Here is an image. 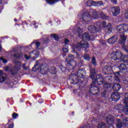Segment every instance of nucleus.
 <instances>
[{
  "label": "nucleus",
  "instance_id": "1",
  "mask_svg": "<svg viewBox=\"0 0 128 128\" xmlns=\"http://www.w3.org/2000/svg\"><path fill=\"white\" fill-rule=\"evenodd\" d=\"M82 41L80 42L76 43V44H74L72 46V48L73 50L72 52H76V50H80L82 48H88V44L86 42L88 40H94V36L92 35H90L88 33H84L82 35Z\"/></svg>",
  "mask_w": 128,
  "mask_h": 128
},
{
  "label": "nucleus",
  "instance_id": "2",
  "mask_svg": "<svg viewBox=\"0 0 128 128\" xmlns=\"http://www.w3.org/2000/svg\"><path fill=\"white\" fill-rule=\"evenodd\" d=\"M90 76L92 80V82L90 89V92H94L96 94H98V92H100V88L97 87L96 85L97 84L98 86H102V84H104L102 76L100 75H97L96 76V78H94V74H96V70L94 69H90Z\"/></svg>",
  "mask_w": 128,
  "mask_h": 128
},
{
  "label": "nucleus",
  "instance_id": "3",
  "mask_svg": "<svg viewBox=\"0 0 128 128\" xmlns=\"http://www.w3.org/2000/svg\"><path fill=\"white\" fill-rule=\"evenodd\" d=\"M116 30L120 34V39L118 42L119 44L124 46L126 40V36L124 35V32H126L128 30V24H122L117 26Z\"/></svg>",
  "mask_w": 128,
  "mask_h": 128
},
{
  "label": "nucleus",
  "instance_id": "4",
  "mask_svg": "<svg viewBox=\"0 0 128 128\" xmlns=\"http://www.w3.org/2000/svg\"><path fill=\"white\" fill-rule=\"evenodd\" d=\"M92 16L93 18H98V12L95 10H90L88 12H86L83 14L82 20L84 22H90L92 20Z\"/></svg>",
  "mask_w": 128,
  "mask_h": 128
},
{
  "label": "nucleus",
  "instance_id": "5",
  "mask_svg": "<svg viewBox=\"0 0 128 128\" xmlns=\"http://www.w3.org/2000/svg\"><path fill=\"white\" fill-rule=\"evenodd\" d=\"M86 76V70L84 69L81 68L78 70L77 74H73L70 76V78L74 82L73 83L74 84H78V79H76V78H84Z\"/></svg>",
  "mask_w": 128,
  "mask_h": 128
},
{
  "label": "nucleus",
  "instance_id": "6",
  "mask_svg": "<svg viewBox=\"0 0 128 128\" xmlns=\"http://www.w3.org/2000/svg\"><path fill=\"white\" fill-rule=\"evenodd\" d=\"M120 72H118L114 74V76H109L106 77V80L110 82V84H112V82H120Z\"/></svg>",
  "mask_w": 128,
  "mask_h": 128
},
{
  "label": "nucleus",
  "instance_id": "7",
  "mask_svg": "<svg viewBox=\"0 0 128 128\" xmlns=\"http://www.w3.org/2000/svg\"><path fill=\"white\" fill-rule=\"evenodd\" d=\"M100 22H98L96 23L94 25H91L88 27V30L92 34H96L98 32V28H100Z\"/></svg>",
  "mask_w": 128,
  "mask_h": 128
},
{
  "label": "nucleus",
  "instance_id": "8",
  "mask_svg": "<svg viewBox=\"0 0 128 128\" xmlns=\"http://www.w3.org/2000/svg\"><path fill=\"white\" fill-rule=\"evenodd\" d=\"M122 57V54L120 52H113L110 54V58L114 60H120Z\"/></svg>",
  "mask_w": 128,
  "mask_h": 128
},
{
  "label": "nucleus",
  "instance_id": "9",
  "mask_svg": "<svg viewBox=\"0 0 128 128\" xmlns=\"http://www.w3.org/2000/svg\"><path fill=\"white\" fill-rule=\"evenodd\" d=\"M124 124L126 126H128V118H125L123 120L122 122H120V120H117V124L116 126V128H122V125Z\"/></svg>",
  "mask_w": 128,
  "mask_h": 128
},
{
  "label": "nucleus",
  "instance_id": "10",
  "mask_svg": "<svg viewBox=\"0 0 128 128\" xmlns=\"http://www.w3.org/2000/svg\"><path fill=\"white\" fill-rule=\"evenodd\" d=\"M102 24L104 28H106V30L108 34H110L111 32H112V26L110 23H108V24H106V22L104 21L103 22Z\"/></svg>",
  "mask_w": 128,
  "mask_h": 128
},
{
  "label": "nucleus",
  "instance_id": "11",
  "mask_svg": "<svg viewBox=\"0 0 128 128\" xmlns=\"http://www.w3.org/2000/svg\"><path fill=\"white\" fill-rule=\"evenodd\" d=\"M38 54H40V53L38 52L37 50H34L30 53V56H28V55L25 54L24 58L26 60H30V56H32V58H34V56H35V57L34 58L36 59V58H38Z\"/></svg>",
  "mask_w": 128,
  "mask_h": 128
},
{
  "label": "nucleus",
  "instance_id": "12",
  "mask_svg": "<svg viewBox=\"0 0 128 128\" xmlns=\"http://www.w3.org/2000/svg\"><path fill=\"white\" fill-rule=\"evenodd\" d=\"M124 103L126 106L124 112V114H126L128 115V94H125V98L124 99Z\"/></svg>",
  "mask_w": 128,
  "mask_h": 128
},
{
  "label": "nucleus",
  "instance_id": "13",
  "mask_svg": "<svg viewBox=\"0 0 128 128\" xmlns=\"http://www.w3.org/2000/svg\"><path fill=\"white\" fill-rule=\"evenodd\" d=\"M102 70L105 74H112V68L110 66H106Z\"/></svg>",
  "mask_w": 128,
  "mask_h": 128
},
{
  "label": "nucleus",
  "instance_id": "14",
  "mask_svg": "<svg viewBox=\"0 0 128 128\" xmlns=\"http://www.w3.org/2000/svg\"><path fill=\"white\" fill-rule=\"evenodd\" d=\"M111 10L114 16H118V14L120 12V8L118 7H113L112 8Z\"/></svg>",
  "mask_w": 128,
  "mask_h": 128
},
{
  "label": "nucleus",
  "instance_id": "15",
  "mask_svg": "<svg viewBox=\"0 0 128 128\" xmlns=\"http://www.w3.org/2000/svg\"><path fill=\"white\" fill-rule=\"evenodd\" d=\"M118 39V36L115 35L114 36L112 37L111 38H109L108 40V42L110 44H114V42H116V41Z\"/></svg>",
  "mask_w": 128,
  "mask_h": 128
},
{
  "label": "nucleus",
  "instance_id": "16",
  "mask_svg": "<svg viewBox=\"0 0 128 128\" xmlns=\"http://www.w3.org/2000/svg\"><path fill=\"white\" fill-rule=\"evenodd\" d=\"M119 68L121 72H124V74H126V72H128V68L124 64H120Z\"/></svg>",
  "mask_w": 128,
  "mask_h": 128
},
{
  "label": "nucleus",
  "instance_id": "17",
  "mask_svg": "<svg viewBox=\"0 0 128 128\" xmlns=\"http://www.w3.org/2000/svg\"><path fill=\"white\" fill-rule=\"evenodd\" d=\"M6 80V76L2 72V70H0V84H2Z\"/></svg>",
  "mask_w": 128,
  "mask_h": 128
},
{
  "label": "nucleus",
  "instance_id": "18",
  "mask_svg": "<svg viewBox=\"0 0 128 128\" xmlns=\"http://www.w3.org/2000/svg\"><path fill=\"white\" fill-rule=\"evenodd\" d=\"M111 98L112 100L114 102H118V100H120V96L118 93H114L112 95Z\"/></svg>",
  "mask_w": 128,
  "mask_h": 128
},
{
  "label": "nucleus",
  "instance_id": "19",
  "mask_svg": "<svg viewBox=\"0 0 128 128\" xmlns=\"http://www.w3.org/2000/svg\"><path fill=\"white\" fill-rule=\"evenodd\" d=\"M113 90L114 92H118L120 90V85L118 83L115 82L113 86Z\"/></svg>",
  "mask_w": 128,
  "mask_h": 128
},
{
  "label": "nucleus",
  "instance_id": "20",
  "mask_svg": "<svg viewBox=\"0 0 128 128\" xmlns=\"http://www.w3.org/2000/svg\"><path fill=\"white\" fill-rule=\"evenodd\" d=\"M20 62H16L15 64V68L14 70H20Z\"/></svg>",
  "mask_w": 128,
  "mask_h": 128
},
{
  "label": "nucleus",
  "instance_id": "21",
  "mask_svg": "<svg viewBox=\"0 0 128 128\" xmlns=\"http://www.w3.org/2000/svg\"><path fill=\"white\" fill-rule=\"evenodd\" d=\"M99 14L102 20H108V16L106 15V14H104V13L102 12H100L99 13Z\"/></svg>",
  "mask_w": 128,
  "mask_h": 128
},
{
  "label": "nucleus",
  "instance_id": "22",
  "mask_svg": "<svg viewBox=\"0 0 128 128\" xmlns=\"http://www.w3.org/2000/svg\"><path fill=\"white\" fill-rule=\"evenodd\" d=\"M86 4L88 6H94L96 2H94L92 0H88L86 2Z\"/></svg>",
  "mask_w": 128,
  "mask_h": 128
},
{
  "label": "nucleus",
  "instance_id": "23",
  "mask_svg": "<svg viewBox=\"0 0 128 128\" xmlns=\"http://www.w3.org/2000/svg\"><path fill=\"white\" fill-rule=\"evenodd\" d=\"M74 57L72 54H70L68 56L66 59V62H72V60H74Z\"/></svg>",
  "mask_w": 128,
  "mask_h": 128
},
{
  "label": "nucleus",
  "instance_id": "24",
  "mask_svg": "<svg viewBox=\"0 0 128 128\" xmlns=\"http://www.w3.org/2000/svg\"><path fill=\"white\" fill-rule=\"evenodd\" d=\"M60 0H46V2L49 4H54L55 2H58Z\"/></svg>",
  "mask_w": 128,
  "mask_h": 128
},
{
  "label": "nucleus",
  "instance_id": "25",
  "mask_svg": "<svg viewBox=\"0 0 128 128\" xmlns=\"http://www.w3.org/2000/svg\"><path fill=\"white\" fill-rule=\"evenodd\" d=\"M51 38H53L55 40H58V38H60L58 37V36L56 34H53L51 35Z\"/></svg>",
  "mask_w": 128,
  "mask_h": 128
},
{
  "label": "nucleus",
  "instance_id": "26",
  "mask_svg": "<svg viewBox=\"0 0 128 128\" xmlns=\"http://www.w3.org/2000/svg\"><path fill=\"white\" fill-rule=\"evenodd\" d=\"M84 60H87L88 62L90 60V57L88 54H85L84 56Z\"/></svg>",
  "mask_w": 128,
  "mask_h": 128
},
{
  "label": "nucleus",
  "instance_id": "27",
  "mask_svg": "<svg viewBox=\"0 0 128 128\" xmlns=\"http://www.w3.org/2000/svg\"><path fill=\"white\" fill-rule=\"evenodd\" d=\"M102 6V2H95V4H94V6Z\"/></svg>",
  "mask_w": 128,
  "mask_h": 128
},
{
  "label": "nucleus",
  "instance_id": "28",
  "mask_svg": "<svg viewBox=\"0 0 128 128\" xmlns=\"http://www.w3.org/2000/svg\"><path fill=\"white\" fill-rule=\"evenodd\" d=\"M67 66L69 68L68 70H72V68H74V66H72V63H68Z\"/></svg>",
  "mask_w": 128,
  "mask_h": 128
},
{
  "label": "nucleus",
  "instance_id": "29",
  "mask_svg": "<svg viewBox=\"0 0 128 128\" xmlns=\"http://www.w3.org/2000/svg\"><path fill=\"white\" fill-rule=\"evenodd\" d=\"M82 28H78V36L80 37V36H82Z\"/></svg>",
  "mask_w": 128,
  "mask_h": 128
},
{
  "label": "nucleus",
  "instance_id": "30",
  "mask_svg": "<svg viewBox=\"0 0 128 128\" xmlns=\"http://www.w3.org/2000/svg\"><path fill=\"white\" fill-rule=\"evenodd\" d=\"M6 84H8V88H12L14 86V82H10V81L6 82Z\"/></svg>",
  "mask_w": 128,
  "mask_h": 128
},
{
  "label": "nucleus",
  "instance_id": "31",
  "mask_svg": "<svg viewBox=\"0 0 128 128\" xmlns=\"http://www.w3.org/2000/svg\"><path fill=\"white\" fill-rule=\"evenodd\" d=\"M98 128H106V124L100 123L98 125Z\"/></svg>",
  "mask_w": 128,
  "mask_h": 128
},
{
  "label": "nucleus",
  "instance_id": "32",
  "mask_svg": "<svg viewBox=\"0 0 128 128\" xmlns=\"http://www.w3.org/2000/svg\"><path fill=\"white\" fill-rule=\"evenodd\" d=\"M92 62L94 66H96V58L93 57L92 60Z\"/></svg>",
  "mask_w": 128,
  "mask_h": 128
},
{
  "label": "nucleus",
  "instance_id": "33",
  "mask_svg": "<svg viewBox=\"0 0 128 128\" xmlns=\"http://www.w3.org/2000/svg\"><path fill=\"white\" fill-rule=\"evenodd\" d=\"M0 60L3 64H6L8 62V60L2 58H0Z\"/></svg>",
  "mask_w": 128,
  "mask_h": 128
},
{
  "label": "nucleus",
  "instance_id": "34",
  "mask_svg": "<svg viewBox=\"0 0 128 128\" xmlns=\"http://www.w3.org/2000/svg\"><path fill=\"white\" fill-rule=\"evenodd\" d=\"M14 56H15V58H21V56H22V54H18L16 55V54H15L14 55Z\"/></svg>",
  "mask_w": 128,
  "mask_h": 128
},
{
  "label": "nucleus",
  "instance_id": "35",
  "mask_svg": "<svg viewBox=\"0 0 128 128\" xmlns=\"http://www.w3.org/2000/svg\"><path fill=\"white\" fill-rule=\"evenodd\" d=\"M18 114L14 113V114H12V116L13 118L16 119V118H18Z\"/></svg>",
  "mask_w": 128,
  "mask_h": 128
},
{
  "label": "nucleus",
  "instance_id": "36",
  "mask_svg": "<svg viewBox=\"0 0 128 128\" xmlns=\"http://www.w3.org/2000/svg\"><path fill=\"white\" fill-rule=\"evenodd\" d=\"M64 44H66V46L68 47V42H70V40L68 39H66L64 40Z\"/></svg>",
  "mask_w": 128,
  "mask_h": 128
},
{
  "label": "nucleus",
  "instance_id": "37",
  "mask_svg": "<svg viewBox=\"0 0 128 128\" xmlns=\"http://www.w3.org/2000/svg\"><path fill=\"white\" fill-rule=\"evenodd\" d=\"M124 84H128V76L126 78V80L124 81Z\"/></svg>",
  "mask_w": 128,
  "mask_h": 128
},
{
  "label": "nucleus",
  "instance_id": "38",
  "mask_svg": "<svg viewBox=\"0 0 128 128\" xmlns=\"http://www.w3.org/2000/svg\"><path fill=\"white\" fill-rule=\"evenodd\" d=\"M63 52H68V48H63Z\"/></svg>",
  "mask_w": 128,
  "mask_h": 128
},
{
  "label": "nucleus",
  "instance_id": "39",
  "mask_svg": "<svg viewBox=\"0 0 128 128\" xmlns=\"http://www.w3.org/2000/svg\"><path fill=\"white\" fill-rule=\"evenodd\" d=\"M36 46L37 48H38V46H40V42H36Z\"/></svg>",
  "mask_w": 128,
  "mask_h": 128
},
{
  "label": "nucleus",
  "instance_id": "40",
  "mask_svg": "<svg viewBox=\"0 0 128 128\" xmlns=\"http://www.w3.org/2000/svg\"><path fill=\"white\" fill-rule=\"evenodd\" d=\"M106 91H104L102 92V96H106Z\"/></svg>",
  "mask_w": 128,
  "mask_h": 128
},
{
  "label": "nucleus",
  "instance_id": "41",
  "mask_svg": "<svg viewBox=\"0 0 128 128\" xmlns=\"http://www.w3.org/2000/svg\"><path fill=\"white\" fill-rule=\"evenodd\" d=\"M128 62V61H124V60H121L120 61V62Z\"/></svg>",
  "mask_w": 128,
  "mask_h": 128
},
{
  "label": "nucleus",
  "instance_id": "42",
  "mask_svg": "<svg viewBox=\"0 0 128 128\" xmlns=\"http://www.w3.org/2000/svg\"><path fill=\"white\" fill-rule=\"evenodd\" d=\"M5 70L6 72V71H8V67H6V68H5Z\"/></svg>",
  "mask_w": 128,
  "mask_h": 128
},
{
  "label": "nucleus",
  "instance_id": "43",
  "mask_svg": "<svg viewBox=\"0 0 128 128\" xmlns=\"http://www.w3.org/2000/svg\"><path fill=\"white\" fill-rule=\"evenodd\" d=\"M33 24H34V26H36V21H34Z\"/></svg>",
  "mask_w": 128,
  "mask_h": 128
},
{
  "label": "nucleus",
  "instance_id": "44",
  "mask_svg": "<svg viewBox=\"0 0 128 128\" xmlns=\"http://www.w3.org/2000/svg\"><path fill=\"white\" fill-rule=\"evenodd\" d=\"M14 22H18V20H16V19H14Z\"/></svg>",
  "mask_w": 128,
  "mask_h": 128
},
{
  "label": "nucleus",
  "instance_id": "45",
  "mask_svg": "<svg viewBox=\"0 0 128 128\" xmlns=\"http://www.w3.org/2000/svg\"><path fill=\"white\" fill-rule=\"evenodd\" d=\"M2 50V46H0V52Z\"/></svg>",
  "mask_w": 128,
  "mask_h": 128
},
{
  "label": "nucleus",
  "instance_id": "46",
  "mask_svg": "<svg viewBox=\"0 0 128 128\" xmlns=\"http://www.w3.org/2000/svg\"><path fill=\"white\" fill-rule=\"evenodd\" d=\"M0 4H2V0H0Z\"/></svg>",
  "mask_w": 128,
  "mask_h": 128
},
{
  "label": "nucleus",
  "instance_id": "47",
  "mask_svg": "<svg viewBox=\"0 0 128 128\" xmlns=\"http://www.w3.org/2000/svg\"><path fill=\"white\" fill-rule=\"evenodd\" d=\"M74 64H76V62H74Z\"/></svg>",
  "mask_w": 128,
  "mask_h": 128
},
{
  "label": "nucleus",
  "instance_id": "48",
  "mask_svg": "<svg viewBox=\"0 0 128 128\" xmlns=\"http://www.w3.org/2000/svg\"><path fill=\"white\" fill-rule=\"evenodd\" d=\"M54 70H56V68H54Z\"/></svg>",
  "mask_w": 128,
  "mask_h": 128
},
{
  "label": "nucleus",
  "instance_id": "49",
  "mask_svg": "<svg viewBox=\"0 0 128 128\" xmlns=\"http://www.w3.org/2000/svg\"><path fill=\"white\" fill-rule=\"evenodd\" d=\"M76 54L78 56V53H76Z\"/></svg>",
  "mask_w": 128,
  "mask_h": 128
},
{
  "label": "nucleus",
  "instance_id": "50",
  "mask_svg": "<svg viewBox=\"0 0 128 128\" xmlns=\"http://www.w3.org/2000/svg\"><path fill=\"white\" fill-rule=\"evenodd\" d=\"M106 44V43L103 44Z\"/></svg>",
  "mask_w": 128,
  "mask_h": 128
}]
</instances>
